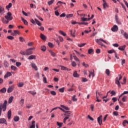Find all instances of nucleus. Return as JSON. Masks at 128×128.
I'll return each mask as SVG.
<instances>
[{
    "label": "nucleus",
    "instance_id": "f257e3e1",
    "mask_svg": "<svg viewBox=\"0 0 128 128\" xmlns=\"http://www.w3.org/2000/svg\"><path fill=\"white\" fill-rule=\"evenodd\" d=\"M6 104H8V101L4 100L2 104H0V116H2V111L6 112Z\"/></svg>",
    "mask_w": 128,
    "mask_h": 128
},
{
    "label": "nucleus",
    "instance_id": "f03ea898",
    "mask_svg": "<svg viewBox=\"0 0 128 128\" xmlns=\"http://www.w3.org/2000/svg\"><path fill=\"white\" fill-rule=\"evenodd\" d=\"M122 75L118 74V77L116 78L115 80V84H117L119 88H120L121 86L120 82V80H122Z\"/></svg>",
    "mask_w": 128,
    "mask_h": 128
},
{
    "label": "nucleus",
    "instance_id": "7ed1b4c3",
    "mask_svg": "<svg viewBox=\"0 0 128 128\" xmlns=\"http://www.w3.org/2000/svg\"><path fill=\"white\" fill-rule=\"evenodd\" d=\"M36 50L35 48H30L28 49H26V56H30V54H34V52L32 50Z\"/></svg>",
    "mask_w": 128,
    "mask_h": 128
},
{
    "label": "nucleus",
    "instance_id": "20e7f679",
    "mask_svg": "<svg viewBox=\"0 0 128 128\" xmlns=\"http://www.w3.org/2000/svg\"><path fill=\"white\" fill-rule=\"evenodd\" d=\"M4 18L8 21L12 20L13 18L12 16V12H8L7 15L4 16Z\"/></svg>",
    "mask_w": 128,
    "mask_h": 128
},
{
    "label": "nucleus",
    "instance_id": "39448f33",
    "mask_svg": "<svg viewBox=\"0 0 128 128\" xmlns=\"http://www.w3.org/2000/svg\"><path fill=\"white\" fill-rule=\"evenodd\" d=\"M14 90V85H12L9 86L7 90V92L8 94H10V92H12L13 90Z\"/></svg>",
    "mask_w": 128,
    "mask_h": 128
},
{
    "label": "nucleus",
    "instance_id": "423d86ee",
    "mask_svg": "<svg viewBox=\"0 0 128 128\" xmlns=\"http://www.w3.org/2000/svg\"><path fill=\"white\" fill-rule=\"evenodd\" d=\"M120 32L122 35L123 36L126 40H128V34L126 32H124V30H121Z\"/></svg>",
    "mask_w": 128,
    "mask_h": 128
},
{
    "label": "nucleus",
    "instance_id": "0eeeda50",
    "mask_svg": "<svg viewBox=\"0 0 128 128\" xmlns=\"http://www.w3.org/2000/svg\"><path fill=\"white\" fill-rule=\"evenodd\" d=\"M102 116H100L97 118L98 122L100 124V126H102Z\"/></svg>",
    "mask_w": 128,
    "mask_h": 128
},
{
    "label": "nucleus",
    "instance_id": "6e6552de",
    "mask_svg": "<svg viewBox=\"0 0 128 128\" xmlns=\"http://www.w3.org/2000/svg\"><path fill=\"white\" fill-rule=\"evenodd\" d=\"M112 32H118V27L116 25H114L113 27L111 28Z\"/></svg>",
    "mask_w": 128,
    "mask_h": 128
},
{
    "label": "nucleus",
    "instance_id": "1a4fd4ad",
    "mask_svg": "<svg viewBox=\"0 0 128 128\" xmlns=\"http://www.w3.org/2000/svg\"><path fill=\"white\" fill-rule=\"evenodd\" d=\"M32 68H34L35 70H38V66L34 63H31L30 64Z\"/></svg>",
    "mask_w": 128,
    "mask_h": 128
},
{
    "label": "nucleus",
    "instance_id": "9d476101",
    "mask_svg": "<svg viewBox=\"0 0 128 128\" xmlns=\"http://www.w3.org/2000/svg\"><path fill=\"white\" fill-rule=\"evenodd\" d=\"M20 34V32L18 30H14V32H12L11 33L12 36H16V34Z\"/></svg>",
    "mask_w": 128,
    "mask_h": 128
},
{
    "label": "nucleus",
    "instance_id": "9b49d317",
    "mask_svg": "<svg viewBox=\"0 0 128 128\" xmlns=\"http://www.w3.org/2000/svg\"><path fill=\"white\" fill-rule=\"evenodd\" d=\"M12 74L10 72H8L4 76V78H8V76H12Z\"/></svg>",
    "mask_w": 128,
    "mask_h": 128
},
{
    "label": "nucleus",
    "instance_id": "f8f14e48",
    "mask_svg": "<svg viewBox=\"0 0 128 128\" xmlns=\"http://www.w3.org/2000/svg\"><path fill=\"white\" fill-rule=\"evenodd\" d=\"M8 120H10V118H12V110H10L8 113Z\"/></svg>",
    "mask_w": 128,
    "mask_h": 128
},
{
    "label": "nucleus",
    "instance_id": "ddd939ff",
    "mask_svg": "<svg viewBox=\"0 0 128 128\" xmlns=\"http://www.w3.org/2000/svg\"><path fill=\"white\" fill-rule=\"evenodd\" d=\"M30 128H36V121L34 120L32 121V124Z\"/></svg>",
    "mask_w": 128,
    "mask_h": 128
},
{
    "label": "nucleus",
    "instance_id": "4468645a",
    "mask_svg": "<svg viewBox=\"0 0 128 128\" xmlns=\"http://www.w3.org/2000/svg\"><path fill=\"white\" fill-rule=\"evenodd\" d=\"M4 14V8L2 6H0V14Z\"/></svg>",
    "mask_w": 128,
    "mask_h": 128
},
{
    "label": "nucleus",
    "instance_id": "2eb2a0df",
    "mask_svg": "<svg viewBox=\"0 0 128 128\" xmlns=\"http://www.w3.org/2000/svg\"><path fill=\"white\" fill-rule=\"evenodd\" d=\"M60 68H61L62 70H68V71L70 70V69H68V68L64 66H60Z\"/></svg>",
    "mask_w": 128,
    "mask_h": 128
},
{
    "label": "nucleus",
    "instance_id": "dca6fc26",
    "mask_svg": "<svg viewBox=\"0 0 128 128\" xmlns=\"http://www.w3.org/2000/svg\"><path fill=\"white\" fill-rule=\"evenodd\" d=\"M126 45L120 46L118 47V50H119L124 51V50H126Z\"/></svg>",
    "mask_w": 128,
    "mask_h": 128
},
{
    "label": "nucleus",
    "instance_id": "f3484780",
    "mask_svg": "<svg viewBox=\"0 0 128 128\" xmlns=\"http://www.w3.org/2000/svg\"><path fill=\"white\" fill-rule=\"evenodd\" d=\"M36 56L35 55H30L28 56V60H36Z\"/></svg>",
    "mask_w": 128,
    "mask_h": 128
},
{
    "label": "nucleus",
    "instance_id": "a211bd4d",
    "mask_svg": "<svg viewBox=\"0 0 128 128\" xmlns=\"http://www.w3.org/2000/svg\"><path fill=\"white\" fill-rule=\"evenodd\" d=\"M103 0V8H104V10H106V8H108V4L106 3V0Z\"/></svg>",
    "mask_w": 128,
    "mask_h": 128
},
{
    "label": "nucleus",
    "instance_id": "6ab92c4d",
    "mask_svg": "<svg viewBox=\"0 0 128 128\" xmlns=\"http://www.w3.org/2000/svg\"><path fill=\"white\" fill-rule=\"evenodd\" d=\"M1 20L3 24H8V20H6V19H4V18H1Z\"/></svg>",
    "mask_w": 128,
    "mask_h": 128
},
{
    "label": "nucleus",
    "instance_id": "aec40b11",
    "mask_svg": "<svg viewBox=\"0 0 128 128\" xmlns=\"http://www.w3.org/2000/svg\"><path fill=\"white\" fill-rule=\"evenodd\" d=\"M70 34L73 38H76V30H74V32H72V30H70Z\"/></svg>",
    "mask_w": 128,
    "mask_h": 128
},
{
    "label": "nucleus",
    "instance_id": "412c9836",
    "mask_svg": "<svg viewBox=\"0 0 128 128\" xmlns=\"http://www.w3.org/2000/svg\"><path fill=\"white\" fill-rule=\"evenodd\" d=\"M22 20L24 24H26V26H28V22L26 19L24 18L21 17Z\"/></svg>",
    "mask_w": 128,
    "mask_h": 128
},
{
    "label": "nucleus",
    "instance_id": "4be33fe9",
    "mask_svg": "<svg viewBox=\"0 0 128 128\" xmlns=\"http://www.w3.org/2000/svg\"><path fill=\"white\" fill-rule=\"evenodd\" d=\"M40 38H42V40H46V36H44V34H40Z\"/></svg>",
    "mask_w": 128,
    "mask_h": 128
},
{
    "label": "nucleus",
    "instance_id": "5701e85b",
    "mask_svg": "<svg viewBox=\"0 0 128 128\" xmlns=\"http://www.w3.org/2000/svg\"><path fill=\"white\" fill-rule=\"evenodd\" d=\"M0 124H6V120L4 118H0Z\"/></svg>",
    "mask_w": 128,
    "mask_h": 128
},
{
    "label": "nucleus",
    "instance_id": "b1692460",
    "mask_svg": "<svg viewBox=\"0 0 128 128\" xmlns=\"http://www.w3.org/2000/svg\"><path fill=\"white\" fill-rule=\"evenodd\" d=\"M73 76L74 78H78L80 76V75L78 74V72L77 71H74V74H73Z\"/></svg>",
    "mask_w": 128,
    "mask_h": 128
},
{
    "label": "nucleus",
    "instance_id": "393cba45",
    "mask_svg": "<svg viewBox=\"0 0 128 128\" xmlns=\"http://www.w3.org/2000/svg\"><path fill=\"white\" fill-rule=\"evenodd\" d=\"M35 22H36V24L38 26H42V23L38 21L36 18H34Z\"/></svg>",
    "mask_w": 128,
    "mask_h": 128
},
{
    "label": "nucleus",
    "instance_id": "a878e982",
    "mask_svg": "<svg viewBox=\"0 0 128 128\" xmlns=\"http://www.w3.org/2000/svg\"><path fill=\"white\" fill-rule=\"evenodd\" d=\"M88 20H90V18H81V21L82 22H87Z\"/></svg>",
    "mask_w": 128,
    "mask_h": 128
},
{
    "label": "nucleus",
    "instance_id": "bb28decb",
    "mask_svg": "<svg viewBox=\"0 0 128 128\" xmlns=\"http://www.w3.org/2000/svg\"><path fill=\"white\" fill-rule=\"evenodd\" d=\"M0 92H2V94H6V88H3L0 90Z\"/></svg>",
    "mask_w": 128,
    "mask_h": 128
},
{
    "label": "nucleus",
    "instance_id": "cd10ccee",
    "mask_svg": "<svg viewBox=\"0 0 128 128\" xmlns=\"http://www.w3.org/2000/svg\"><path fill=\"white\" fill-rule=\"evenodd\" d=\"M12 100H14V96H11L8 99V104H12Z\"/></svg>",
    "mask_w": 128,
    "mask_h": 128
},
{
    "label": "nucleus",
    "instance_id": "c85d7f7f",
    "mask_svg": "<svg viewBox=\"0 0 128 128\" xmlns=\"http://www.w3.org/2000/svg\"><path fill=\"white\" fill-rule=\"evenodd\" d=\"M73 58H74V60L76 61V62H79L78 64H80V59H78V57H76L75 55H74L73 56Z\"/></svg>",
    "mask_w": 128,
    "mask_h": 128
},
{
    "label": "nucleus",
    "instance_id": "c756f323",
    "mask_svg": "<svg viewBox=\"0 0 128 128\" xmlns=\"http://www.w3.org/2000/svg\"><path fill=\"white\" fill-rule=\"evenodd\" d=\"M59 34L64 36H66V34L64 33V32L62 30H59Z\"/></svg>",
    "mask_w": 128,
    "mask_h": 128
},
{
    "label": "nucleus",
    "instance_id": "7c9ffc66",
    "mask_svg": "<svg viewBox=\"0 0 128 128\" xmlns=\"http://www.w3.org/2000/svg\"><path fill=\"white\" fill-rule=\"evenodd\" d=\"M24 83L22 82H20L18 84V88H22L24 86Z\"/></svg>",
    "mask_w": 128,
    "mask_h": 128
},
{
    "label": "nucleus",
    "instance_id": "2f4dec72",
    "mask_svg": "<svg viewBox=\"0 0 128 128\" xmlns=\"http://www.w3.org/2000/svg\"><path fill=\"white\" fill-rule=\"evenodd\" d=\"M12 6V3H9V4L6 6V10H10Z\"/></svg>",
    "mask_w": 128,
    "mask_h": 128
},
{
    "label": "nucleus",
    "instance_id": "473e14b6",
    "mask_svg": "<svg viewBox=\"0 0 128 128\" xmlns=\"http://www.w3.org/2000/svg\"><path fill=\"white\" fill-rule=\"evenodd\" d=\"M49 52H50L52 56H54V57L56 56V53H54V52H52V50H50Z\"/></svg>",
    "mask_w": 128,
    "mask_h": 128
},
{
    "label": "nucleus",
    "instance_id": "72a5a7b5",
    "mask_svg": "<svg viewBox=\"0 0 128 128\" xmlns=\"http://www.w3.org/2000/svg\"><path fill=\"white\" fill-rule=\"evenodd\" d=\"M41 50H42V52H46V46H42Z\"/></svg>",
    "mask_w": 128,
    "mask_h": 128
},
{
    "label": "nucleus",
    "instance_id": "f704fd0d",
    "mask_svg": "<svg viewBox=\"0 0 128 128\" xmlns=\"http://www.w3.org/2000/svg\"><path fill=\"white\" fill-rule=\"evenodd\" d=\"M14 120L16 122H18V120H20V117H18V116H14Z\"/></svg>",
    "mask_w": 128,
    "mask_h": 128
},
{
    "label": "nucleus",
    "instance_id": "c9c22d12",
    "mask_svg": "<svg viewBox=\"0 0 128 128\" xmlns=\"http://www.w3.org/2000/svg\"><path fill=\"white\" fill-rule=\"evenodd\" d=\"M56 124L57 126H59V128H62V122H56Z\"/></svg>",
    "mask_w": 128,
    "mask_h": 128
},
{
    "label": "nucleus",
    "instance_id": "e433bc0d",
    "mask_svg": "<svg viewBox=\"0 0 128 128\" xmlns=\"http://www.w3.org/2000/svg\"><path fill=\"white\" fill-rule=\"evenodd\" d=\"M61 108H64L66 110H70V108L68 106H66L64 105H61Z\"/></svg>",
    "mask_w": 128,
    "mask_h": 128
},
{
    "label": "nucleus",
    "instance_id": "4c0bfd02",
    "mask_svg": "<svg viewBox=\"0 0 128 128\" xmlns=\"http://www.w3.org/2000/svg\"><path fill=\"white\" fill-rule=\"evenodd\" d=\"M96 101H97L98 102H102V100L98 99V92H96Z\"/></svg>",
    "mask_w": 128,
    "mask_h": 128
},
{
    "label": "nucleus",
    "instance_id": "58836bf2",
    "mask_svg": "<svg viewBox=\"0 0 128 128\" xmlns=\"http://www.w3.org/2000/svg\"><path fill=\"white\" fill-rule=\"evenodd\" d=\"M126 100H128V97L126 96H124L122 98V101H123L124 102H126Z\"/></svg>",
    "mask_w": 128,
    "mask_h": 128
},
{
    "label": "nucleus",
    "instance_id": "ea45409f",
    "mask_svg": "<svg viewBox=\"0 0 128 128\" xmlns=\"http://www.w3.org/2000/svg\"><path fill=\"white\" fill-rule=\"evenodd\" d=\"M74 16V14H68L66 16V18H72Z\"/></svg>",
    "mask_w": 128,
    "mask_h": 128
},
{
    "label": "nucleus",
    "instance_id": "a19ab883",
    "mask_svg": "<svg viewBox=\"0 0 128 128\" xmlns=\"http://www.w3.org/2000/svg\"><path fill=\"white\" fill-rule=\"evenodd\" d=\"M10 68L11 70H18V68H16V66H11Z\"/></svg>",
    "mask_w": 128,
    "mask_h": 128
},
{
    "label": "nucleus",
    "instance_id": "79ce46f5",
    "mask_svg": "<svg viewBox=\"0 0 128 128\" xmlns=\"http://www.w3.org/2000/svg\"><path fill=\"white\" fill-rule=\"evenodd\" d=\"M54 0H51L50 1H48V4L49 6H50V5L52 4H54Z\"/></svg>",
    "mask_w": 128,
    "mask_h": 128
},
{
    "label": "nucleus",
    "instance_id": "37998d69",
    "mask_svg": "<svg viewBox=\"0 0 128 128\" xmlns=\"http://www.w3.org/2000/svg\"><path fill=\"white\" fill-rule=\"evenodd\" d=\"M90 72V74L88 75L89 78H90V76H92V78H94V72Z\"/></svg>",
    "mask_w": 128,
    "mask_h": 128
},
{
    "label": "nucleus",
    "instance_id": "c03bdc74",
    "mask_svg": "<svg viewBox=\"0 0 128 128\" xmlns=\"http://www.w3.org/2000/svg\"><path fill=\"white\" fill-rule=\"evenodd\" d=\"M76 95L72 96V100H73V102H76V100H78V99L76 98Z\"/></svg>",
    "mask_w": 128,
    "mask_h": 128
},
{
    "label": "nucleus",
    "instance_id": "a18cd8bd",
    "mask_svg": "<svg viewBox=\"0 0 128 128\" xmlns=\"http://www.w3.org/2000/svg\"><path fill=\"white\" fill-rule=\"evenodd\" d=\"M60 92H64V87L58 89Z\"/></svg>",
    "mask_w": 128,
    "mask_h": 128
},
{
    "label": "nucleus",
    "instance_id": "49530a36",
    "mask_svg": "<svg viewBox=\"0 0 128 128\" xmlns=\"http://www.w3.org/2000/svg\"><path fill=\"white\" fill-rule=\"evenodd\" d=\"M24 99H21V100H20V106H24Z\"/></svg>",
    "mask_w": 128,
    "mask_h": 128
},
{
    "label": "nucleus",
    "instance_id": "de8ad7c7",
    "mask_svg": "<svg viewBox=\"0 0 128 128\" xmlns=\"http://www.w3.org/2000/svg\"><path fill=\"white\" fill-rule=\"evenodd\" d=\"M78 24H84L85 26L88 24V22H78Z\"/></svg>",
    "mask_w": 128,
    "mask_h": 128
},
{
    "label": "nucleus",
    "instance_id": "09e8293b",
    "mask_svg": "<svg viewBox=\"0 0 128 128\" xmlns=\"http://www.w3.org/2000/svg\"><path fill=\"white\" fill-rule=\"evenodd\" d=\"M20 54L22 56H26V51H21L20 52Z\"/></svg>",
    "mask_w": 128,
    "mask_h": 128
},
{
    "label": "nucleus",
    "instance_id": "8fccbe9b",
    "mask_svg": "<svg viewBox=\"0 0 128 128\" xmlns=\"http://www.w3.org/2000/svg\"><path fill=\"white\" fill-rule=\"evenodd\" d=\"M54 14L55 16H60V12H58V10L54 11Z\"/></svg>",
    "mask_w": 128,
    "mask_h": 128
},
{
    "label": "nucleus",
    "instance_id": "3c124183",
    "mask_svg": "<svg viewBox=\"0 0 128 128\" xmlns=\"http://www.w3.org/2000/svg\"><path fill=\"white\" fill-rule=\"evenodd\" d=\"M4 66L5 68L8 67V62H6V61L4 62Z\"/></svg>",
    "mask_w": 128,
    "mask_h": 128
},
{
    "label": "nucleus",
    "instance_id": "603ef678",
    "mask_svg": "<svg viewBox=\"0 0 128 128\" xmlns=\"http://www.w3.org/2000/svg\"><path fill=\"white\" fill-rule=\"evenodd\" d=\"M29 94H31L32 96H35V94H36V92H34V91H29Z\"/></svg>",
    "mask_w": 128,
    "mask_h": 128
},
{
    "label": "nucleus",
    "instance_id": "864d4df0",
    "mask_svg": "<svg viewBox=\"0 0 128 128\" xmlns=\"http://www.w3.org/2000/svg\"><path fill=\"white\" fill-rule=\"evenodd\" d=\"M123 82H121V84H126V77L123 78Z\"/></svg>",
    "mask_w": 128,
    "mask_h": 128
},
{
    "label": "nucleus",
    "instance_id": "5fc2aeb1",
    "mask_svg": "<svg viewBox=\"0 0 128 128\" xmlns=\"http://www.w3.org/2000/svg\"><path fill=\"white\" fill-rule=\"evenodd\" d=\"M114 54L116 52V51H114V50H110L108 51V54H114Z\"/></svg>",
    "mask_w": 128,
    "mask_h": 128
},
{
    "label": "nucleus",
    "instance_id": "6e6d98bb",
    "mask_svg": "<svg viewBox=\"0 0 128 128\" xmlns=\"http://www.w3.org/2000/svg\"><path fill=\"white\" fill-rule=\"evenodd\" d=\"M16 66L18 67L20 66H22V63H20V62H16Z\"/></svg>",
    "mask_w": 128,
    "mask_h": 128
},
{
    "label": "nucleus",
    "instance_id": "4d7b16f0",
    "mask_svg": "<svg viewBox=\"0 0 128 128\" xmlns=\"http://www.w3.org/2000/svg\"><path fill=\"white\" fill-rule=\"evenodd\" d=\"M126 124H128V121L126 120H124L122 122V124H123L124 126H126Z\"/></svg>",
    "mask_w": 128,
    "mask_h": 128
},
{
    "label": "nucleus",
    "instance_id": "13d9d810",
    "mask_svg": "<svg viewBox=\"0 0 128 128\" xmlns=\"http://www.w3.org/2000/svg\"><path fill=\"white\" fill-rule=\"evenodd\" d=\"M39 26L40 27H38V30H42V31L44 30V26H42V25Z\"/></svg>",
    "mask_w": 128,
    "mask_h": 128
},
{
    "label": "nucleus",
    "instance_id": "bf43d9fd",
    "mask_svg": "<svg viewBox=\"0 0 128 128\" xmlns=\"http://www.w3.org/2000/svg\"><path fill=\"white\" fill-rule=\"evenodd\" d=\"M72 66L74 68V66H76V63L74 61H73L72 62Z\"/></svg>",
    "mask_w": 128,
    "mask_h": 128
},
{
    "label": "nucleus",
    "instance_id": "052dcab7",
    "mask_svg": "<svg viewBox=\"0 0 128 128\" xmlns=\"http://www.w3.org/2000/svg\"><path fill=\"white\" fill-rule=\"evenodd\" d=\"M86 46V43L78 44V46H79V48H82V46Z\"/></svg>",
    "mask_w": 128,
    "mask_h": 128
},
{
    "label": "nucleus",
    "instance_id": "680f3d73",
    "mask_svg": "<svg viewBox=\"0 0 128 128\" xmlns=\"http://www.w3.org/2000/svg\"><path fill=\"white\" fill-rule=\"evenodd\" d=\"M113 114L114 116H118V112L116 111H114L113 112Z\"/></svg>",
    "mask_w": 128,
    "mask_h": 128
},
{
    "label": "nucleus",
    "instance_id": "e2e57ef3",
    "mask_svg": "<svg viewBox=\"0 0 128 128\" xmlns=\"http://www.w3.org/2000/svg\"><path fill=\"white\" fill-rule=\"evenodd\" d=\"M7 38H8V40H14V36H8Z\"/></svg>",
    "mask_w": 128,
    "mask_h": 128
},
{
    "label": "nucleus",
    "instance_id": "0e129e2a",
    "mask_svg": "<svg viewBox=\"0 0 128 128\" xmlns=\"http://www.w3.org/2000/svg\"><path fill=\"white\" fill-rule=\"evenodd\" d=\"M43 82L44 84H48V81L46 80V77L43 78Z\"/></svg>",
    "mask_w": 128,
    "mask_h": 128
},
{
    "label": "nucleus",
    "instance_id": "69168bd1",
    "mask_svg": "<svg viewBox=\"0 0 128 128\" xmlns=\"http://www.w3.org/2000/svg\"><path fill=\"white\" fill-rule=\"evenodd\" d=\"M50 94H52V96H56V92L55 91H51Z\"/></svg>",
    "mask_w": 128,
    "mask_h": 128
},
{
    "label": "nucleus",
    "instance_id": "338daca9",
    "mask_svg": "<svg viewBox=\"0 0 128 128\" xmlns=\"http://www.w3.org/2000/svg\"><path fill=\"white\" fill-rule=\"evenodd\" d=\"M83 66H84L85 68H88V64H86V62H84L82 63Z\"/></svg>",
    "mask_w": 128,
    "mask_h": 128
},
{
    "label": "nucleus",
    "instance_id": "774afa93",
    "mask_svg": "<svg viewBox=\"0 0 128 128\" xmlns=\"http://www.w3.org/2000/svg\"><path fill=\"white\" fill-rule=\"evenodd\" d=\"M106 72L107 76H110V70L106 69Z\"/></svg>",
    "mask_w": 128,
    "mask_h": 128
}]
</instances>
